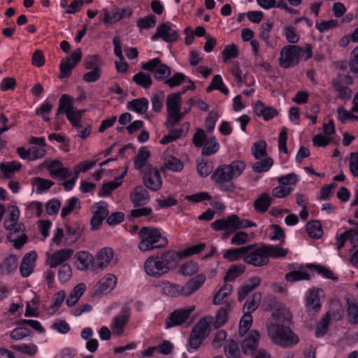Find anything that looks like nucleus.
<instances>
[{"label":"nucleus","mask_w":358,"mask_h":358,"mask_svg":"<svg viewBox=\"0 0 358 358\" xmlns=\"http://www.w3.org/2000/svg\"><path fill=\"white\" fill-rule=\"evenodd\" d=\"M76 259L78 262V268L85 271L89 267L92 270L93 255L87 251H80L76 254Z\"/></svg>","instance_id":"a878e982"},{"label":"nucleus","mask_w":358,"mask_h":358,"mask_svg":"<svg viewBox=\"0 0 358 358\" xmlns=\"http://www.w3.org/2000/svg\"><path fill=\"white\" fill-rule=\"evenodd\" d=\"M127 108L129 110L136 111L138 114L143 115L148 110V101L146 98L133 99L128 102Z\"/></svg>","instance_id":"72a5a7b5"},{"label":"nucleus","mask_w":358,"mask_h":358,"mask_svg":"<svg viewBox=\"0 0 358 358\" xmlns=\"http://www.w3.org/2000/svg\"><path fill=\"white\" fill-rule=\"evenodd\" d=\"M245 168V164L242 161L235 160L230 164L219 166L212 175V179L222 185L225 182H229L234 178L238 177Z\"/></svg>","instance_id":"20e7f679"},{"label":"nucleus","mask_w":358,"mask_h":358,"mask_svg":"<svg viewBox=\"0 0 358 358\" xmlns=\"http://www.w3.org/2000/svg\"><path fill=\"white\" fill-rule=\"evenodd\" d=\"M330 314L329 313H327L317 326L315 331V336L317 337L323 336L327 333L328 326L330 322Z\"/></svg>","instance_id":"864d4df0"},{"label":"nucleus","mask_w":358,"mask_h":358,"mask_svg":"<svg viewBox=\"0 0 358 358\" xmlns=\"http://www.w3.org/2000/svg\"><path fill=\"white\" fill-rule=\"evenodd\" d=\"M266 143L264 141H259L253 144L252 153L255 158L258 159L266 156Z\"/></svg>","instance_id":"603ef678"},{"label":"nucleus","mask_w":358,"mask_h":358,"mask_svg":"<svg viewBox=\"0 0 358 358\" xmlns=\"http://www.w3.org/2000/svg\"><path fill=\"white\" fill-rule=\"evenodd\" d=\"M182 93L169 94L166 99L167 117L165 125L171 128L178 124L183 118L185 113L180 112Z\"/></svg>","instance_id":"39448f33"},{"label":"nucleus","mask_w":358,"mask_h":358,"mask_svg":"<svg viewBox=\"0 0 358 358\" xmlns=\"http://www.w3.org/2000/svg\"><path fill=\"white\" fill-rule=\"evenodd\" d=\"M332 87L338 92V96L343 100H349L352 96V90L342 84L341 80L334 79L331 82Z\"/></svg>","instance_id":"e433bc0d"},{"label":"nucleus","mask_w":358,"mask_h":358,"mask_svg":"<svg viewBox=\"0 0 358 358\" xmlns=\"http://www.w3.org/2000/svg\"><path fill=\"white\" fill-rule=\"evenodd\" d=\"M194 310V306L187 308L179 309L173 312L166 320L165 327L166 329L174 326L181 325L186 322L189 315Z\"/></svg>","instance_id":"4468645a"},{"label":"nucleus","mask_w":358,"mask_h":358,"mask_svg":"<svg viewBox=\"0 0 358 358\" xmlns=\"http://www.w3.org/2000/svg\"><path fill=\"white\" fill-rule=\"evenodd\" d=\"M143 185L152 191H157L162 186V179L159 170L152 166H146L141 172Z\"/></svg>","instance_id":"6e6552de"},{"label":"nucleus","mask_w":358,"mask_h":358,"mask_svg":"<svg viewBox=\"0 0 358 358\" xmlns=\"http://www.w3.org/2000/svg\"><path fill=\"white\" fill-rule=\"evenodd\" d=\"M22 167V164L16 161L8 163H1L0 164V170L3 173V178H11L15 172L18 171Z\"/></svg>","instance_id":"c756f323"},{"label":"nucleus","mask_w":358,"mask_h":358,"mask_svg":"<svg viewBox=\"0 0 358 358\" xmlns=\"http://www.w3.org/2000/svg\"><path fill=\"white\" fill-rule=\"evenodd\" d=\"M159 287L162 292L169 296L176 297L182 295V286L179 285L162 281L159 283Z\"/></svg>","instance_id":"cd10ccee"},{"label":"nucleus","mask_w":358,"mask_h":358,"mask_svg":"<svg viewBox=\"0 0 358 358\" xmlns=\"http://www.w3.org/2000/svg\"><path fill=\"white\" fill-rule=\"evenodd\" d=\"M206 246L205 243H199L194 245L190 248H188L183 251L178 252V254L180 256V261L185 257L191 256L194 254H198L201 252L202 250H203L204 248Z\"/></svg>","instance_id":"680f3d73"},{"label":"nucleus","mask_w":358,"mask_h":358,"mask_svg":"<svg viewBox=\"0 0 358 358\" xmlns=\"http://www.w3.org/2000/svg\"><path fill=\"white\" fill-rule=\"evenodd\" d=\"M262 293L259 292H255L252 297H250L245 303L243 306V312L251 314L259 306L262 299Z\"/></svg>","instance_id":"f704fd0d"},{"label":"nucleus","mask_w":358,"mask_h":358,"mask_svg":"<svg viewBox=\"0 0 358 358\" xmlns=\"http://www.w3.org/2000/svg\"><path fill=\"white\" fill-rule=\"evenodd\" d=\"M150 198L148 191L142 186L136 187L130 194V199L135 207L146 205Z\"/></svg>","instance_id":"4be33fe9"},{"label":"nucleus","mask_w":358,"mask_h":358,"mask_svg":"<svg viewBox=\"0 0 358 358\" xmlns=\"http://www.w3.org/2000/svg\"><path fill=\"white\" fill-rule=\"evenodd\" d=\"M320 292H322V290L320 289L310 291L306 304V311L310 315H315L321 308Z\"/></svg>","instance_id":"412c9836"},{"label":"nucleus","mask_w":358,"mask_h":358,"mask_svg":"<svg viewBox=\"0 0 358 358\" xmlns=\"http://www.w3.org/2000/svg\"><path fill=\"white\" fill-rule=\"evenodd\" d=\"M306 231L308 234L313 238H320L323 234L322 225L317 220L308 222L306 224Z\"/></svg>","instance_id":"79ce46f5"},{"label":"nucleus","mask_w":358,"mask_h":358,"mask_svg":"<svg viewBox=\"0 0 358 358\" xmlns=\"http://www.w3.org/2000/svg\"><path fill=\"white\" fill-rule=\"evenodd\" d=\"M206 279L204 274L191 278L184 286H182V295L188 296L196 292L203 285Z\"/></svg>","instance_id":"b1692460"},{"label":"nucleus","mask_w":358,"mask_h":358,"mask_svg":"<svg viewBox=\"0 0 358 358\" xmlns=\"http://www.w3.org/2000/svg\"><path fill=\"white\" fill-rule=\"evenodd\" d=\"M245 271L244 265H236L231 267L224 276V281H233L241 275Z\"/></svg>","instance_id":"5fc2aeb1"},{"label":"nucleus","mask_w":358,"mask_h":358,"mask_svg":"<svg viewBox=\"0 0 358 358\" xmlns=\"http://www.w3.org/2000/svg\"><path fill=\"white\" fill-rule=\"evenodd\" d=\"M10 336L14 340H21L25 337L31 336V331L25 325L21 324L10 332Z\"/></svg>","instance_id":"09e8293b"},{"label":"nucleus","mask_w":358,"mask_h":358,"mask_svg":"<svg viewBox=\"0 0 358 358\" xmlns=\"http://www.w3.org/2000/svg\"><path fill=\"white\" fill-rule=\"evenodd\" d=\"M178 34L176 30L173 29L166 23L157 27L156 33L152 36V41L159 38H162L166 43H173L178 39Z\"/></svg>","instance_id":"2eb2a0df"},{"label":"nucleus","mask_w":358,"mask_h":358,"mask_svg":"<svg viewBox=\"0 0 358 358\" xmlns=\"http://www.w3.org/2000/svg\"><path fill=\"white\" fill-rule=\"evenodd\" d=\"M34 184L36 187L37 193H43L50 189L55 183L54 182L41 178H35Z\"/></svg>","instance_id":"774afa93"},{"label":"nucleus","mask_w":358,"mask_h":358,"mask_svg":"<svg viewBox=\"0 0 358 358\" xmlns=\"http://www.w3.org/2000/svg\"><path fill=\"white\" fill-rule=\"evenodd\" d=\"M73 254L72 249H63L52 253L48 259L47 262L50 268H55L59 265H62Z\"/></svg>","instance_id":"5701e85b"},{"label":"nucleus","mask_w":358,"mask_h":358,"mask_svg":"<svg viewBox=\"0 0 358 358\" xmlns=\"http://www.w3.org/2000/svg\"><path fill=\"white\" fill-rule=\"evenodd\" d=\"M259 333L257 330H252L242 342L241 348L245 355H253L256 352L259 341Z\"/></svg>","instance_id":"f3484780"},{"label":"nucleus","mask_w":358,"mask_h":358,"mask_svg":"<svg viewBox=\"0 0 358 358\" xmlns=\"http://www.w3.org/2000/svg\"><path fill=\"white\" fill-rule=\"evenodd\" d=\"M116 285V278L113 275H108L99 282V290L102 293H107L112 290Z\"/></svg>","instance_id":"37998d69"},{"label":"nucleus","mask_w":358,"mask_h":358,"mask_svg":"<svg viewBox=\"0 0 358 358\" xmlns=\"http://www.w3.org/2000/svg\"><path fill=\"white\" fill-rule=\"evenodd\" d=\"M267 333L274 344L283 348H290L299 341V338L289 327L275 322L267 324Z\"/></svg>","instance_id":"f03ea898"},{"label":"nucleus","mask_w":358,"mask_h":358,"mask_svg":"<svg viewBox=\"0 0 358 358\" xmlns=\"http://www.w3.org/2000/svg\"><path fill=\"white\" fill-rule=\"evenodd\" d=\"M253 246L244 257V262L254 266H263L268 263V258L266 255L264 247L257 248L256 244L250 245Z\"/></svg>","instance_id":"9d476101"},{"label":"nucleus","mask_w":358,"mask_h":358,"mask_svg":"<svg viewBox=\"0 0 358 358\" xmlns=\"http://www.w3.org/2000/svg\"><path fill=\"white\" fill-rule=\"evenodd\" d=\"M65 227V238L64 243L67 245L74 244L81 236L85 226L80 221H77L73 223H66Z\"/></svg>","instance_id":"f8f14e48"},{"label":"nucleus","mask_w":358,"mask_h":358,"mask_svg":"<svg viewBox=\"0 0 358 358\" xmlns=\"http://www.w3.org/2000/svg\"><path fill=\"white\" fill-rule=\"evenodd\" d=\"M150 155V152L146 148H141L137 155L134 157V168L143 172V170L145 169L146 166H151L148 164V159Z\"/></svg>","instance_id":"393cba45"},{"label":"nucleus","mask_w":358,"mask_h":358,"mask_svg":"<svg viewBox=\"0 0 358 358\" xmlns=\"http://www.w3.org/2000/svg\"><path fill=\"white\" fill-rule=\"evenodd\" d=\"M219 149V144L215 137L208 139L202 150V154L206 156L212 155Z\"/></svg>","instance_id":"13d9d810"},{"label":"nucleus","mask_w":358,"mask_h":358,"mask_svg":"<svg viewBox=\"0 0 358 358\" xmlns=\"http://www.w3.org/2000/svg\"><path fill=\"white\" fill-rule=\"evenodd\" d=\"M210 333L209 324L205 320H200L195 325L189 335V345L197 350Z\"/></svg>","instance_id":"0eeeda50"},{"label":"nucleus","mask_w":358,"mask_h":358,"mask_svg":"<svg viewBox=\"0 0 358 358\" xmlns=\"http://www.w3.org/2000/svg\"><path fill=\"white\" fill-rule=\"evenodd\" d=\"M113 257V251L110 248L101 249L95 257L93 256L92 270L99 272L103 270L110 262Z\"/></svg>","instance_id":"ddd939ff"},{"label":"nucleus","mask_w":358,"mask_h":358,"mask_svg":"<svg viewBox=\"0 0 358 358\" xmlns=\"http://www.w3.org/2000/svg\"><path fill=\"white\" fill-rule=\"evenodd\" d=\"M17 266V257L16 255L8 256L1 264V271L3 274L10 273Z\"/></svg>","instance_id":"ea45409f"},{"label":"nucleus","mask_w":358,"mask_h":358,"mask_svg":"<svg viewBox=\"0 0 358 358\" xmlns=\"http://www.w3.org/2000/svg\"><path fill=\"white\" fill-rule=\"evenodd\" d=\"M72 101H74L73 96L66 94H62L59 101V107L56 113V117H58L64 112H65L67 116L68 111L71 110V103Z\"/></svg>","instance_id":"a19ab883"},{"label":"nucleus","mask_w":358,"mask_h":358,"mask_svg":"<svg viewBox=\"0 0 358 358\" xmlns=\"http://www.w3.org/2000/svg\"><path fill=\"white\" fill-rule=\"evenodd\" d=\"M171 69L166 64L160 63L154 72V76L157 80H163L171 75Z\"/></svg>","instance_id":"0e129e2a"},{"label":"nucleus","mask_w":358,"mask_h":358,"mask_svg":"<svg viewBox=\"0 0 358 358\" xmlns=\"http://www.w3.org/2000/svg\"><path fill=\"white\" fill-rule=\"evenodd\" d=\"M347 316L348 322L352 324H358V304L355 300L348 299Z\"/></svg>","instance_id":"58836bf2"},{"label":"nucleus","mask_w":358,"mask_h":358,"mask_svg":"<svg viewBox=\"0 0 358 358\" xmlns=\"http://www.w3.org/2000/svg\"><path fill=\"white\" fill-rule=\"evenodd\" d=\"M141 241L138 248L142 252L162 248L168 245V240L162 236L159 229L155 227H143L138 231Z\"/></svg>","instance_id":"7ed1b4c3"},{"label":"nucleus","mask_w":358,"mask_h":358,"mask_svg":"<svg viewBox=\"0 0 358 358\" xmlns=\"http://www.w3.org/2000/svg\"><path fill=\"white\" fill-rule=\"evenodd\" d=\"M198 271V265L193 261H189L182 264L179 268V273L183 275H192L197 273Z\"/></svg>","instance_id":"3c124183"},{"label":"nucleus","mask_w":358,"mask_h":358,"mask_svg":"<svg viewBox=\"0 0 358 358\" xmlns=\"http://www.w3.org/2000/svg\"><path fill=\"white\" fill-rule=\"evenodd\" d=\"M288 268L290 271L286 274L285 279L289 282H295L301 280H309L310 278V274L307 273L306 266L289 264Z\"/></svg>","instance_id":"6ab92c4d"},{"label":"nucleus","mask_w":358,"mask_h":358,"mask_svg":"<svg viewBox=\"0 0 358 358\" xmlns=\"http://www.w3.org/2000/svg\"><path fill=\"white\" fill-rule=\"evenodd\" d=\"M184 134L183 129H178L171 130L166 135H165L161 140L160 143L168 144L178 138H180Z\"/></svg>","instance_id":"e2e57ef3"},{"label":"nucleus","mask_w":358,"mask_h":358,"mask_svg":"<svg viewBox=\"0 0 358 358\" xmlns=\"http://www.w3.org/2000/svg\"><path fill=\"white\" fill-rule=\"evenodd\" d=\"M164 166L173 171H180L183 169V163L178 158L167 155L164 157Z\"/></svg>","instance_id":"4c0bfd02"},{"label":"nucleus","mask_w":358,"mask_h":358,"mask_svg":"<svg viewBox=\"0 0 358 358\" xmlns=\"http://www.w3.org/2000/svg\"><path fill=\"white\" fill-rule=\"evenodd\" d=\"M272 202V198L270 194L267 193H262L254 201L255 209L259 213H265Z\"/></svg>","instance_id":"473e14b6"},{"label":"nucleus","mask_w":358,"mask_h":358,"mask_svg":"<svg viewBox=\"0 0 358 358\" xmlns=\"http://www.w3.org/2000/svg\"><path fill=\"white\" fill-rule=\"evenodd\" d=\"M230 309V305L227 304L225 307L221 308L216 315L215 327L219 328L224 325L227 320L228 311Z\"/></svg>","instance_id":"69168bd1"},{"label":"nucleus","mask_w":358,"mask_h":358,"mask_svg":"<svg viewBox=\"0 0 358 358\" xmlns=\"http://www.w3.org/2000/svg\"><path fill=\"white\" fill-rule=\"evenodd\" d=\"M302 52L303 48L298 45H289L283 47L279 59L280 66L288 69L296 65L300 61Z\"/></svg>","instance_id":"423d86ee"},{"label":"nucleus","mask_w":358,"mask_h":358,"mask_svg":"<svg viewBox=\"0 0 358 358\" xmlns=\"http://www.w3.org/2000/svg\"><path fill=\"white\" fill-rule=\"evenodd\" d=\"M224 352L227 358H240L241 352L237 343L232 340H227L224 346Z\"/></svg>","instance_id":"c03bdc74"},{"label":"nucleus","mask_w":358,"mask_h":358,"mask_svg":"<svg viewBox=\"0 0 358 358\" xmlns=\"http://www.w3.org/2000/svg\"><path fill=\"white\" fill-rule=\"evenodd\" d=\"M179 262L178 252L169 250L148 257L144 263V269L147 275L159 278L176 268Z\"/></svg>","instance_id":"f257e3e1"},{"label":"nucleus","mask_w":358,"mask_h":358,"mask_svg":"<svg viewBox=\"0 0 358 358\" xmlns=\"http://www.w3.org/2000/svg\"><path fill=\"white\" fill-rule=\"evenodd\" d=\"M155 24L156 17L153 15L139 18L137 20V25L141 29L152 28L155 26Z\"/></svg>","instance_id":"338daca9"},{"label":"nucleus","mask_w":358,"mask_h":358,"mask_svg":"<svg viewBox=\"0 0 358 358\" xmlns=\"http://www.w3.org/2000/svg\"><path fill=\"white\" fill-rule=\"evenodd\" d=\"M233 291V287L230 284H224L215 294L213 299L214 305H220L227 301L229 296Z\"/></svg>","instance_id":"7c9ffc66"},{"label":"nucleus","mask_w":358,"mask_h":358,"mask_svg":"<svg viewBox=\"0 0 358 358\" xmlns=\"http://www.w3.org/2000/svg\"><path fill=\"white\" fill-rule=\"evenodd\" d=\"M85 285L80 283L77 285L68 296L66 303L68 306H74L85 291Z\"/></svg>","instance_id":"c9c22d12"},{"label":"nucleus","mask_w":358,"mask_h":358,"mask_svg":"<svg viewBox=\"0 0 358 358\" xmlns=\"http://www.w3.org/2000/svg\"><path fill=\"white\" fill-rule=\"evenodd\" d=\"M306 267L310 270H315L317 273L323 275L327 278L331 280L337 279V278L334 276V274L331 271H330L328 268H326L323 266L308 264H306Z\"/></svg>","instance_id":"6e6d98bb"},{"label":"nucleus","mask_w":358,"mask_h":358,"mask_svg":"<svg viewBox=\"0 0 358 358\" xmlns=\"http://www.w3.org/2000/svg\"><path fill=\"white\" fill-rule=\"evenodd\" d=\"M10 348L29 356H34L38 350L36 345L34 343L22 344L21 345L12 344Z\"/></svg>","instance_id":"de8ad7c7"},{"label":"nucleus","mask_w":358,"mask_h":358,"mask_svg":"<svg viewBox=\"0 0 358 358\" xmlns=\"http://www.w3.org/2000/svg\"><path fill=\"white\" fill-rule=\"evenodd\" d=\"M255 113L262 116L265 120H269L278 115V112L272 107H266L261 101H257L255 106Z\"/></svg>","instance_id":"bb28decb"},{"label":"nucleus","mask_w":358,"mask_h":358,"mask_svg":"<svg viewBox=\"0 0 358 358\" xmlns=\"http://www.w3.org/2000/svg\"><path fill=\"white\" fill-rule=\"evenodd\" d=\"M80 208V205L79 199L76 197H72L68 201L66 206L62 208L61 215L62 217H65L75 209Z\"/></svg>","instance_id":"4d7b16f0"},{"label":"nucleus","mask_w":358,"mask_h":358,"mask_svg":"<svg viewBox=\"0 0 358 358\" xmlns=\"http://www.w3.org/2000/svg\"><path fill=\"white\" fill-rule=\"evenodd\" d=\"M130 317V308L123 306L120 313L113 317L110 324V329L114 335L120 336L124 333V328L128 324Z\"/></svg>","instance_id":"1a4fd4ad"},{"label":"nucleus","mask_w":358,"mask_h":358,"mask_svg":"<svg viewBox=\"0 0 358 358\" xmlns=\"http://www.w3.org/2000/svg\"><path fill=\"white\" fill-rule=\"evenodd\" d=\"M47 168L50 176L53 178L64 180L71 175L70 169L64 167L60 161L55 160L51 162Z\"/></svg>","instance_id":"aec40b11"},{"label":"nucleus","mask_w":358,"mask_h":358,"mask_svg":"<svg viewBox=\"0 0 358 358\" xmlns=\"http://www.w3.org/2000/svg\"><path fill=\"white\" fill-rule=\"evenodd\" d=\"M273 164V159L271 157H266L264 159L257 162L252 164V169L257 173L267 171Z\"/></svg>","instance_id":"bf43d9fd"},{"label":"nucleus","mask_w":358,"mask_h":358,"mask_svg":"<svg viewBox=\"0 0 358 358\" xmlns=\"http://www.w3.org/2000/svg\"><path fill=\"white\" fill-rule=\"evenodd\" d=\"M252 324V317L251 314L244 313L243 318L240 321L239 334L244 336L250 329Z\"/></svg>","instance_id":"052dcab7"},{"label":"nucleus","mask_w":358,"mask_h":358,"mask_svg":"<svg viewBox=\"0 0 358 358\" xmlns=\"http://www.w3.org/2000/svg\"><path fill=\"white\" fill-rule=\"evenodd\" d=\"M266 255L267 257H269L277 258L285 257L288 252L287 249H283L278 245H263Z\"/></svg>","instance_id":"a18cd8bd"},{"label":"nucleus","mask_w":358,"mask_h":358,"mask_svg":"<svg viewBox=\"0 0 358 358\" xmlns=\"http://www.w3.org/2000/svg\"><path fill=\"white\" fill-rule=\"evenodd\" d=\"M36 259L37 254L35 251H31L24 255L20 266V274L23 278H27L32 273Z\"/></svg>","instance_id":"a211bd4d"},{"label":"nucleus","mask_w":358,"mask_h":358,"mask_svg":"<svg viewBox=\"0 0 358 358\" xmlns=\"http://www.w3.org/2000/svg\"><path fill=\"white\" fill-rule=\"evenodd\" d=\"M3 227L6 230L10 231L8 236L13 235L16 236L18 234L22 235V234H24L25 227L23 223L16 222L10 224L9 222H4Z\"/></svg>","instance_id":"8fccbe9b"},{"label":"nucleus","mask_w":358,"mask_h":358,"mask_svg":"<svg viewBox=\"0 0 358 358\" xmlns=\"http://www.w3.org/2000/svg\"><path fill=\"white\" fill-rule=\"evenodd\" d=\"M252 247L253 246H244L239 248L228 250L224 254V257L230 261H235L241 258L244 260V257H245L246 253L248 252Z\"/></svg>","instance_id":"2f4dec72"},{"label":"nucleus","mask_w":358,"mask_h":358,"mask_svg":"<svg viewBox=\"0 0 358 358\" xmlns=\"http://www.w3.org/2000/svg\"><path fill=\"white\" fill-rule=\"evenodd\" d=\"M292 315L291 312L286 309H277L272 313V317L270 322H275L285 325L292 322Z\"/></svg>","instance_id":"c85d7f7f"},{"label":"nucleus","mask_w":358,"mask_h":358,"mask_svg":"<svg viewBox=\"0 0 358 358\" xmlns=\"http://www.w3.org/2000/svg\"><path fill=\"white\" fill-rule=\"evenodd\" d=\"M236 221H238V216L231 215L226 218L215 220L211 224V227L215 231H225L230 234L236 230Z\"/></svg>","instance_id":"dca6fc26"},{"label":"nucleus","mask_w":358,"mask_h":358,"mask_svg":"<svg viewBox=\"0 0 358 358\" xmlns=\"http://www.w3.org/2000/svg\"><path fill=\"white\" fill-rule=\"evenodd\" d=\"M82 58V52L80 48H77L73 51L71 56L66 60L63 59L59 65L60 74L59 78L62 79L71 76L72 70L80 62Z\"/></svg>","instance_id":"9b49d317"},{"label":"nucleus","mask_w":358,"mask_h":358,"mask_svg":"<svg viewBox=\"0 0 358 358\" xmlns=\"http://www.w3.org/2000/svg\"><path fill=\"white\" fill-rule=\"evenodd\" d=\"M133 81L144 89H148L152 83L150 75L141 71L134 76Z\"/></svg>","instance_id":"49530a36"}]
</instances>
